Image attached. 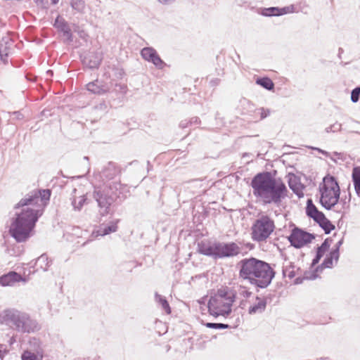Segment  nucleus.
<instances>
[{"mask_svg": "<svg viewBox=\"0 0 360 360\" xmlns=\"http://www.w3.org/2000/svg\"><path fill=\"white\" fill-rule=\"evenodd\" d=\"M87 198L86 195H82L79 197L73 196L72 198V205L75 211H80L84 205L86 203Z\"/></svg>", "mask_w": 360, "mask_h": 360, "instance_id": "4be33fe9", "label": "nucleus"}, {"mask_svg": "<svg viewBox=\"0 0 360 360\" xmlns=\"http://www.w3.org/2000/svg\"><path fill=\"white\" fill-rule=\"evenodd\" d=\"M120 187V183L113 181L103 187L95 188L93 197L98 204V212L101 216H106L110 213L112 204L119 196L117 191Z\"/></svg>", "mask_w": 360, "mask_h": 360, "instance_id": "423d86ee", "label": "nucleus"}, {"mask_svg": "<svg viewBox=\"0 0 360 360\" xmlns=\"http://www.w3.org/2000/svg\"><path fill=\"white\" fill-rule=\"evenodd\" d=\"M46 74H47V75H49V74H50V75H52V71H51V70H48V71L46 72Z\"/></svg>", "mask_w": 360, "mask_h": 360, "instance_id": "5fc2aeb1", "label": "nucleus"}, {"mask_svg": "<svg viewBox=\"0 0 360 360\" xmlns=\"http://www.w3.org/2000/svg\"><path fill=\"white\" fill-rule=\"evenodd\" d=\"M50 261L46 255H41L37 259L36 264L44 271H46L49 266Z\"/></svg>", "mask_w": 360, "mask_h": 360, "instance_id": "c85d7f7f", "label": "nucleus"}, {"mask_svg": "<svg viewBox=\"0 0 360 360\" xmlns=\"http://www.w3.org/2000/svg\"><path fill=\"white\" fill-rule=\"evenodd\" d=\"M21 281L25 282V280L15 271H11L0 277V284L3 286L13 285L16 282Z\"/></svg>", "mask_w": 360, "mask_h": 360, "instance_id": "dca6fc26", "label": "nucleus"}, {"mask_svg": "<svg viewBox=\"0 0 360 360\" xmlns=\"http://www.w3.org/2000/svg\"><path fill=\"white\" fill-rule=\"evenodd\" d=\"M328 256H330L335 261V263L337 264L340 257L339 251L333 249Z\"/></svg>", "mask_w": 360, "mask_h": 360, "instance_id": "ea45409f", "label": "nucleus"}, {"mask_svg": "<svg viewBox=\"0 0 360 360\" xmlns=\"http://www.w3.org/2000/svg\"><path fill=\"white\" fill-rule=\"evenodd\" d=\"M316 277V276L314 275L313 276L310 277L309 278L310 279H315Z\"/></svg>", "mask_w": 360, "mask_h": 360, "instance_id": "4d7b16f0", "label": "nucleus"}, {"mask_svg": "<svg viewBox=\"0 0 360 360\" xmlns=\"http://www.w3.org/2000/svg\"><path fill=\"white\" fill-rule=\"evenodd\" d=\"M254 196L264 205H278L287 195V188L281 180L276 179L268 172L256 174L251 181Z\"/></svg>", "mask_w": 360, "mask_h": 360, "instance_id": "f03ea898", "label": "nucleus"}, {"mask_svg": "<svg viewBox=\"0 0 360 360\" xmlns=\"http://www.w3.org/2000/svg\"><path fill=\"white\" fill-rule=\"evenodd\" d=\"M8 353L7 346L4 344H0V360H3L5 356Z\"/></svg>", "mask_w": 360, "mask_h": 360, "instance_id": "4c0bfd02", "label": "nucleus"}, {"mask_svg": "<svg viewBox=\"0 0 360 360\" xmlns=\"http://www.w3.org/2000/svg\"><path fill=\"white\" fill-rule=\"evenodd\" d=\"M256 83L267 90H271L274 87V82L269 77H262L257 79Z\"/></svg>", "mask_w": 360, "mask_h": 360, "instance_id": "cd10ccee", "label": "nucleus"}, {"mask_svg": "<svg viewBox=\"0 0 360 360\" xmlns=\"http://www.w3.org/2000/svg\"><path fill=\"white\" fill-rule=\"evenodd\" d=\"M53 4H56L59 0H51Z\"/></svg>", "mask_w": 360, "mask_h": 360, "instance_id": "864d4df0", "label": "nucleus"}, {"mask_svg": "<svg viewBox=\"0 0 360 360\" xmlns=\"http://www.w3.org/2000/svg\"><path fill=\"white\" fill-rule=\"evenodd\" d=\"M317 150H318L319 152L322 153L323 154H326V153H327L326 152H325V151H323V150H321V149H319V148H317Z\"/></svg>", "mask_w": 360, "mask_h": 360, "instance_id": "603ef678", "label": "nucleus"}, {"mask_svg": "<svg viewBox=\"0 0 360 360\" xmlns=\"http://www.w3.org/2000/svg\"><path fill=\"white\" fill-rule=\"evenodd\" d=\"M266 307V299L265 297L254 295L246 309H248L249 314L253 315L262 313Z\"/></svg>", "mask_w": 360, "mask_h": 360, "instance_id": "ddd939ff", "label": "nucleus"}, {"mask_svg": "<svg viewBox=\"0 0 360 360\" xmlns=\"http://www.w3.org/2000/svg\"><path fill=\"white\" fill-rule=\"evenodd\" d=\"M102 60V56L99 53L89 52L82 59V63L84 66L94 69L98 68Z\"/></svg>", "mask_w": 360, "mask_h": 360, "instance_id": "2eb2a0df", "label": "nucleus"}, {"mask_svg": "<svg viewBox=\"0 0 360 360\" xmlns=\"http://www.w3.org/2000/svg\"><path fill=\"white\" fill-rule=\"evenodd\" d=\"M78 34L82 39H85L87 37V34L84 30L78 31Z\"/></svg>", "mask_w": 360, "mask_h": 360, "instance_id": "49530a36", "label": "nucleus"}, {"mask_svg": "<svg viewBox=\"0 0 360 360\" xmlns=\"http://www.w3.org/2000/svg\"><path fill=\"white\" fill-rule=\"evenodd\" d=\"M72 8L77 13L84 14L86 10V5L84 0H70Z\"/></svg>", "mask_w": 360, "mask_h": 360, "instance_id": "412c9836", "label": "nucleus"}, {"mask_svg": "<svg viewBox=\"0 0 360 360\" xmlns=\"http://www.w3.org/2000/svg\"><path fill=\"white\" fill-rule=\"evenodd\" d=\"M22 360H38L37 356L30 351H25L21 356Z\"/></svg>", "mask_w": 360, "mask_h": 360, "instance_id": "f704fd0d", "label": "nucleus"}, {"mask_svg": "<svg viewBox=\"0 0 360 360\" xmlns=\"http://www.w3.org/2000/svg\"><path fill=\"white\" fill-rule=\"evenodd\" d=\"M206 326L207 328L214 329H225L229 328V326L228 324L221 323H207Z\"/></svg>", "mask_w": 360, "mask_h": 360, "instance_id": "72a5a7b5", "label": "nucleus"}, {"mask_svg": "<svg viewBox=\"0 0 360 360\" xmlns=\"http://www.w3.org/2000/svg\"><path fill=\"white\" fill-rule=\"evenodd\" d=\"M76 192H77V189H76V188H75V189L73 190L72 193H76Z\"/></svg>", "mask_w": 360, "mask_h": 360, "instance_id": "13d9d810", "label": "nucleus"}, {"mask_svg": "<svg viewBox=\"0 0 360 360\" xmlns=\"http://www.w3.org/2000/svg\"><path fill=\"white\" fill-rule=\"evenodd\" d=\"M342 129V124L338 122H335L330 126L326 128L325 131L326 133H335L337 131H340Z\"/></svg>", "mask_w": 360, "mask_h": 360, "instance_id": "473e14b6", "label": "nucleus"}, {"mask_svg": "<svg viewBox=\"0 0 360 360\" xmlns=\"http://www.w3.org/2000/svg\"><path fill=\"white\" fill-rule=\"evenodd\" d=\"M120 89H126V86H121V85H120Z\"/></svg>", "mask_w": 360, "mask_h": 360, "instance_id": "6e6d98bb", "label": "nucleus"}, {"mask_svg": "<svg viewBox=\"0 0 360 360\" xmlns=\"http://www.w3.org/2000/svg\"><path fill=\"white\" fill-rule=\"evenodd\" d=\"M289 186L297 195L299 197L303 196L302 190L304 186L302 185L294 184L292 181H290Z\"/></svg>", "mask_w": 360, "mask_h": 360, "instance_id": "7c9ffc66", "label": "nucleus"}, {"mask_svg": "<svg viewBox=\"0 0 360 360\" xmlns=\"http://www.w3.org/2000/svg\"><path fill=\"white\" fill-rule=\"evenodd\" d=\"M301 281H302V280H301V278H297L295 279V283H296V284L300 283H301Z\"/></svg>", "mask_w": 360, "mask_h": 360, "instance_id": "09e8293b", "label": "nucleus"}, {"mask_svg": "<svg viewBox=\"0 0 360 360\" xmlns=\"http://www.w3.org/2000/svg\"><path fill=\"white\" fill-rule=\"evenodd\" d=\"M51 196L48 189L35 191L26 195L15 206L20 209L10 226V233L18 243L24 242L30 237L39 217Z\"/></svg>", "mask_w": 360, "mask_h": 360, "instance_id": "f257e3e1", "label": "nucleus"}, {"mask_svg": "<svg viewBox=\"0 0 360 360\" xmlns=\"http://www.w3.org/2000/svg\"><path fill=\"white\" fill-rule=\"evenodd\" d=\"M294 11V6H290L280 8V15L290 13Z\"/></svg>", "mask_w": 360, "mask_h": 360, "instance_id": "58836bf2", "label": "nucleus"}, {"mask_svg": "<svg viewBox=\"0 0 360 360\" xmlns=\"http://www.w3.org/2000/svg\"><path fill=\"white\" fill-rule=\"evenodd\" d=\"M15 341V338L13 337H12L10 340V344H13L14 342Z\"/></svg>", "mask_w": 360, "mask_h": 360, "instance_id": "8fccbe9b", "label": "nucleus"}, {"mask_svg": "<svg viewBox=\"0 0 360 360\" xmlns=\"http://www.w3.org/2000/svg\"><path fill=\"white\" fill-rule=\"evenodd\" d=\"M155 300L160 306H161L162 309L166 314H169L171 313V308L165 297L159 295L158 292H155Z\"/></svg>", "mask_w": 360, "mask_h": 360, "instance_id": "5701e85b", "label": "nucleus"}, {"mask_svg": "<svg viewBox=\"0 0 360 360\" xmlns=\"http://www.w3.org/2000/svg\"><path fill=\"white\" fill-rule=\"evenodd\" d=\"M189 121H190L191 125H192V124L196 125L200 122V120L197 117H192Z\"/></svg>", "mask_w": 360, "mask_h": 360, "instance_id": "a18cd8bd", "label": "nucleus"}, {"mask_svg": "<svg viewBox=\"0 0 360 360\" xmlns=\"http://www.w3.org/2000/svg\"><path fill=\"white\" fill-rule=\"evenodd\" d=\"M262 14L264 16H279L280 8L278 7H270L262 11Z\"/></svg>", "mask_w": 360, "mask_h": 360, "instance_id": "c756f323", "label": "nucleus"}, {"mask_svg": "<svg viewBox=\"0 0 360 360\" xmlns=\"http://www.w3.org/2000/svg\"><path fill=\"white\" fill-rule=\"evenodd\" d=\"M216 243H198V252L204 255L212 257L217 259V250H215Z\"/></svg>", "mask_w": 360, "mask_h": 360, "instance_id": "f3484780", "label": "nucleus"}, {"mask_svg": "<svg viewBox=\"0 0 360 360\" xmlns=\"http://www.w3.org/2000/svg\"><path fill=\"white\" fill-rule=\"evenodd\" d=\"M275 229L273 219L266 214L258 215L251 227V237L254 241H265Z\"/></svg>", "mask_w": 360, "mask_h": 360, "instance_id": "6e6552de", "label": "nucleus"}, {"mask_svg": "<svg viewBox=\"0 0 360 360\" xmlns=\"http://www.w3.org/2000/svg\"><path fill=\"white\" fill-rule=\"evenodd\" d=\"M306 213L308 217L312 218L315 221L323 217V213L320 212L314 205L311 199H308L307 202Z\"/></svg>", "mask_w": 360, "mask_h": 360, "instance_id": "6ab92c4d", "label": "nucleus"}, {"mask_svg": "<svg viewBox=\"0 0 360 360\" xmlns=\"http://www.w3.org/2000/svg\"><path fill=\"white\" fill-rule=\"evenodd\" d=\"M117 174V170L115 165L110 162L108 164V167L102 171L101 176L107 179H112Z\"/></svg>", "mask_w": 360, "mask_h": 360, "instance_id": "b1692460", "label": "nucleus"}, {"mask_svg": "<svg viewBox=\"0 0 360 360\" xmlns=\"http://www.w3.org/2000/svg\"><path fill=\"white\" fill-rule=\"evenodd\" d=\"M2 320L11 329L20 333H32L40 329L38 322L29 314L15 309L4 310Z\"/></svg>", "mask_w": 360, "mask_h": 360, "instance_id": "20e7f679", "label": "nucleus"}, {"mask_svg": "<svg viewBox=\"0 0 360 360\" xmlns=\"http://www.w3.org/2000/svg\"><path fill=\"white\" fill-rule=\"evenodd\" d=\"M101 109L104 108H106V105L105 103H102L100 105V107H99Z\"/></svg>", "mask_w": 360, "mask_h": 360, "instance_id": "3c124183", "label": "nucleus"}, {"mask_svg": "<svg viewBox=\"0 0 360 360\" xmlns=\"http://www.w3.org/2000/svg\"><path fill=\"white\" fill-rule=\"evenodd\" d=\"M313 239H314V235L297 227L292 230L288 237L290 244L296 248H300L310 243Z\"/></svg>", "mask_w": 360, "mask_h": 360, "instance_id": "9d476101", "label": "nucleus"}, {"mask_svg": "<svg viewBox=\"0 0 360 360\" xmlns=\"http://www.w3.org/2000/svg\"><path fill=\"white\" fill-rule=\"evenodd\" d=\"M141 55L143 59L153 63L156 68L162 69L165 63L158 55L157 51L152 47H145L141 51Z\"/></svg>", "mask_w": 360, "mask_h": 360, "instance_id": "f8f14e48", "label": "nucleus"}, {"mask_svg": "<svg viewBox=\"0 0 360 360\" xmlns=\"http://www.w3.org/2000/svg\"><path fill=\"white\" fill-rule=\"evenodd\" d=\"M299 271V267L295 266L292 262L288 259H285L283 264V274L284 276H288L290 278H292L295 276L298 275Z\"/></svg>", "mask_w": 360, "mask_h": 360, "instance_id": "a211bd4d", "label": "nucleus"}, {"mask_svg": "<svg viewBox=\"0 0 360 360\" xmlns=\"http://www.w3.org/2000/svg\"><path fill=\"white\" fill-rule=\"evenodd\" d=\"M53 25L60 32H63V36L66 38L67 41L69 42L72 41V34L67 21H65L60 16H58L54 22Z\"/></svg>", "mask_w": 360, "mask_h": 360, "instance_id": "4468645a", "label": "nucleus"}, {"mask_svg": "<svg viewBox=\"0 0 360 360\" xmlns=\"http://www.w3.org/2000/svg\"><path fill=\"white\" fill-rule=\"evenodd\" d=\"M8 53L6 51V50L4 51H1L0 49V60L4 63V64H6L8 63Z\"/></svg>", "mask_w": 360, "mask_h": 360, "instance_id": "a19ab883", "label": "nucleus"}, {"mask_svg": "<svg viewBox=\"0 0 360 360\" xmlns=\"http://www.w3.org/2000/svg\"><path fill=\"white\" fill-rule=\"evenodd\" d=\"M323 256H321V254H318L316 253V257H314V259L312 260V263L311 264L313 266L316 265V264L319 263V262L320 261L321 258Z\"/></svg>", "mask_w": 360, "mask_h": 360, "instance_id": "79ce46f5", "label": "nucleus"}, {"mask_svg": "<svg viewBox=\"0 0 360 360\" xmlns=\"http://www.w3.org/2000/svg\"><path fill=\"white\" fill-rule=\"evenodd\" d=\"M231 288L227 286L218 289L216 294L212 296L208 302V310L214 316H227L231 312L233 303Z\"/></svg>", "mask_w": 360, "mask_h": 360, "instance_id": "39448f33", "label": "nucleus"}, {"mask_svg": "<svg viewBox=\"0 0 360 360\" xmlns=\"http://www.w3.org/2000/svg\"><path fill=\"white\" fill-rule=\"evenodd\" d=\"M217 258L232 257L241 252V248L236 243H216Z\"/></svg>", "mask_w": 360, "mask_h": 360, "instance_id": "9b49d317", "label": "nucleus"}, {"mask_svg": "<svg viewBox=\"0 0 360 360\" xmlns=\"http://www.w3.org/2000/svg\"><path fill=\"white\" fill-rule=\"evenodd\" d=\"M237 267L240 279L248 281L250 284L261 288L267 287L275 275L268 263L254 257L240 260Z\"/></svg>", "mask_w": 360, "mask_h": 360, "instance_id": "7ed1b4c3", "label": "nucleus"}, {"mask_svg": "<svg viewBox=\"0 0 360 360\" xmlns=\"http://www.w3.org/2000/svg\"><path fill=\"white\" fill-rule=\"evenodd\" d=\"M86 89L91 92L98 94H103L109 90L108 86L106 85H101L98 80L87 84Z\"/></svg>", "mask_w": 360, "mask_h": 360, "instance_id": "aec40b11", "label": "nucleus"}, {"mask_svg": "<svg viewBox=\"0 0 360 360\" xmlns=\"http://www.w3.org/2000/svg\"><path fill=\"white\" fill-rule=\"evenodd\" d=\"M316 222L320 225V226L325 231L326 233H329L333 229H335V226L325 217V215H323V217H321L320 219Z\"/></svg>", "mask_w": 360, "mask_h": 360, "instance_id": "bb28decb", "label": "nucleus"}, {"mask_svg": "<svg viewBox=\"0 0 360 360\" xmlns=\"http://www.w3.org/2000/svg\"><path fill=\"white\" fill-rule=\"evenodd\" d=\"M343 243V238H341L335 245V248L334 250H338L339 251L340 247L342 245Z\"/></svg>", "mask_w": 360, "mask_h": 360, "instance_id": "de8ad7c7", "label": "nucleus"}, {"mask_svg": "<svg viewBox=\"0 0 360 360\" xmlns=\"http://www.w3.org/2000/svg\"><path fill=\"white\" fill-rule=\"evenodd\" d=\"M189 124H190V121H188V120H182V121L180 122V124H179V127H180L181 128H183V129H184V128L187 127Z\"/></svg>", "mask_w": 360, "mask_h": 360, "instance_id": "c03bdc74", "label": "nucleus"}, {"mask_svg": "<svg viewBox=\"0 0 360 360\" xmlns=\"http://www.w3.org/2000/svg\"><path fill=\"white\" fill-rule=\"evenodd\" d=\"M330 241L328 239H326L323 243L321 244L320 247L317 248L316 253L321 254V256H323L325 252L328 250L330 247Z\"/></svg>", "mask_w": 360, "mask_h": 360, "instance_id": "2f4dec72", "label": "nucleus"}, {"mask_svg": "<svg viewBox=\"0 0 360 360\" xmlns=\"http://www.w3.org/2000/svg\"><path fill=\"white\" fill-rule=\"evenodd\" d=\"M320 203L326 210H330L338 203L340 189L334 176L327 175L319 186Z\"/></svg>", "mask_w": 360, "mask_h": 360, "instance_id": "0eeeda50", "label": "nucleus"}, {"mask_svg": "<svg viewBox=\"0 0 360 360\" xmlns=\"http://www.w3.org/2000/svg\"><path fill=\"white\" fill-rule=\"evenodd\" d=\"M352 181L356 193L360 196V167H356L353 169Z\"/></svg>", "mask_w": 360, "mask_h": 360, "instance_id": "393cba45", "label": "nucleus"}, {"mask_svg": "<svg viewBox=\"0 0 360 360\" xmlns=\"http://www.w3.org/2000/svg\"><path fill=\"white\" fill-rule=\"evenodd\" d=\"M333 262L334 260L330 256H327L322 263V266L326 268H331L333 266Z\"/></svg>", "mask_w": 360, "mask_h": 360, "instance_id": "e433bc0d", "label": "nucleus"}, {"mask_svg": "<svg viewBox=\"0 0 360 360\" xmlns=\"http://www.w3.org/2000/svg\"><path fill=\"white\" fill-rule=\"evenodd\" d=\"M117 222H110L108 225L101 226L98 233L101 236H105L117 231Z\"/></svg>", "mask_w": 360, "mask_h": 360, "instance_id": "a878e982", "label": "nucleus"}, {"mask_svg": "<svg viewBox=\"0 0 360 360\" xmlns=\"http://www.w3.org/2000/svg\"><path fill=\"white\" fill-rule=\"evenodd\" d=\"M360 86L356 87L351 92V100L353 103H356L359 100Z\"/></svg>", "mask_w": 360, "mask_h": 360, "instance_id": "c9c22d12", "label": "nucleus"}, {"mask_svg": "<svg viewBox=\"0 0 360 360\" xmlns=\"http://www.w3.org/2000/svg\"><path fill=\"white\" fill-rule=\"evenodd\" d=\"M261 118L264 119L266 117L269 115V110H264V108L261 109Z\"/></svg>", "mask_w": 360, "mask_h": 360, "instance_id": "37998d69", "label": "nucleus"}, {"mask_svg": "<svg viewBox=\"0 0 360 360\" xmlns=\"http://www.w3.org/2000/svg\"><path fill=\"white\" fill-rule=\"evenodd\" d=\"M231 288L233 293V301L237 302L238 307L240 309H246L255 295L252 292L248 287L242 285H238Z\"/></svg>", "mask_w": 360, "mask_h": 360, "instance_id": "1a4fd4ad", "label": "nucleus"}, {"mask_svg": "<svg viewBox=\"0 0 360 360\" xmlns=\"http://www.w3.org/2000/svg\"><path fill=\"white\" fill-rule=\"evenodd\" d=\"M38 360H49V359H43V357H41V359H38Z\"/></svg>", "mask_w": 360, "mask_h": 360, "instance_id": "bf43d9fd", "label": "nucleus"}]
</instances>
